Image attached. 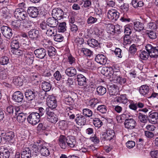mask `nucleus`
Instances as JSON below:
<instances>
[{
	"label": "nucleus",
	"instance_id": "nucleus-1",
	"mask_svg": "<svg viewBox=\"0 0 158 158\" xmlns=\"http://www.w3.org/2000/svg\"><path fill=\"white\" fill-rule=\"evenodd\" d=\"M145 48L146 51L149 52L150 57L155 58L158 57V47H154L151 44H147Z\"/></svg>",
	"mask_w": 158,
	"mask_h": 158
},
{
	"label": "nucleus",
	"instance_id": "nucleus-2",
	"mask_svg": "<svg viewBox=\"0 0 158 158\" xmlns=\"http://www.w3.org/2000/svg\"><path fill=\"white\" fill-rule=\"evenodd\" d=\"M44 98L47 99V104L48 108L55 109L57 106L56 100L53 96H49L45 92Z\"/></svg>",
	"mask_w": 158,
	"mask_h": 158
},
{
	"label": "nucleus",
	"instance_id": "nucleus-3",
	"mask_svg": "<svg viewBox=\"0 0 158 158\" xmlns=\"http://www.w3.org/2000/svg\"><path fill=\"white\" fill-rule=\"evenodd\" d=\"M28 122L32 125H35L40 121L39 113L33 112L30 114L27 118Z\"/></svg>",
	"mask_w": 158,
	"mask_h": 158
},
{
	"label": "nucleus",
	"instance_id": "nucleus-4",
	"mask_svg": "<svg viewBox=\"0 0 158 158\" xmlns=\"http://www.w3.org/2000/svg\"><path fill=\"white\" fill-rule=\"evenodd\" d=\"M14 15L19 20H22L26 19L27 17V14L26 11L22 8L16 9L14 11Z\"/></svg>",
	"mask_w": 158,
	"mask_h": 158
},
{
	"label": "nucleus",
	"instance_id": "nucleus-5",
	"mask_svg": "<svg viewBox=\"0 0 158 158\" xmlns=\"http://www.w3.org/2000/svg\"><path fill=\"white\" fill-rule=\"evenodd\" d=\"M119 13L114 9L109 10L107 13V18L113 22L116 21L119 17Z\"/></svg>",
	"mask_w": 158,
	"mask_h": 158
},
{
	"label": "nucleus",
	"instance_id": "nucleus-6",
	"mask_svg": "<svg viewBox=\"0 0 158 158\" xmlns=\"http://www.w3.org/2000/svg\"><path fill=\"white\" fill-rule=\"evenodd\" d=\"M1 30L2 35L7 39L10 40L12 36V30L9 27L7 26H3L1 27Z\"/></svg>",
	"mask_w": 158,
	"mask_h": 158
},
{
	"label": "nucleus",
	"instance_id": "nucleus-7",
	"mask_svg": "<svg viewBox=\"0 0 158 158\" xmlns=\"http://www.w3.org/2000/svg\"><path fill=\"white\" fill-rule=\"evenodd\" d=\"M2 137L10 142L13 143L15 140L14 133L12 131H9L6 133H1Z\"/></svg>",
	"mask_w": 158,
	"mask_h": 158
},
{
	"label": "nucleus",
	"instance_id": "nucleus-8",
	"mask_svg": "<svg viewBox=\"0 0 158 158\" xmlns=\"http://www.w3.org/2000/svg\"><path fill=\"white\" fill-rule=\"evenodd\" d=\"M139 92L140 94L144 97H148L151 93L149 87L146 85H144L139 87Z\"/></svg>",
	"mask_w": 158,
	"mask_h": 158
},
{
	"label": "nucleus",
	"instance_id": "nucleus-9",
	"mask_svg": "<svg viewBox=\"0 0 158 158\" xmlns=\"http://www.w3.org/2000/svg\"><path fill=\"white\" fill-rule=\"evenodd\" d=\"M131 27L130 26H126L124 27V32L125 35L124 38V41L127 44H129L131 41L129 39V35L132 33Z\"/></svg>",
	"mask_w": 158,
	"mask_h": 158
},
{
	"label": "nucleus",
	"instance_id": "nucleus-10",
	"mask_svg": "<svg viewBox=\"0 0 158 158\" xmlns=\"http://www.w3.org/2000/svg\"><path fill=\"white\" fill-rule=\"evenodd\" d=\"M34 53L36 57L40 59L44 58L46 57V50L43 48H40L35 50Z\"/></svg>",
	"mask_w": 158,
	"mask_h": 158
},
{
	"label": "nucleus",
	"instance_id": "nucleus-11",
	"mask_svg": "<svg viewBox=\"0 0 158 158\" xmlns=\"http://www.w3.org/2000/svg\"><path fill=\"white\" fill-rule=\"evenodd\" d=\"M64 15L63 10L60 8L54 9L52 11V15L53 17L60 19Z\"/></svg>",
	"mask_w": 158,
	"mask_h": 158
},
{
	"label": "nucleus",
	"instance_id": "nucleus-12",
	"mask_svg": "<svg viewBox=\"0 0 158 158\" xmlns=\"http://www.w3.org/2000/svg\"><path fill=\"white\" fill-rule=\"evenodd\" d=\"M27 12L29 16L33 18H36L39 14V9L35 7H29Z\"/></svg>",
	"mask_w": 158,
	"mask_h": 158
},
{
	"label": "nucleus",
	"instance_id": "nucleus-13",
	"mask_svg": "<svg viewBox=\"0 0 158 158\" xmlns=\"http://www.w3.org/2000/svg\"><path fill=\"white\" fill-rule=\"evenodd\" d=\"M124 124L125 127L128 129H131L134 128L136 125V122L133 118L126 119Z\"/></svg>",
	"mask_w": 158,
	"mask_h": 158
},
{
	"label": "nucleus",
	"instance_id": "nucleus-14",
	"mask_svg": "<svg viewBox=\"0 0 158 158\" xmlns=\"http://www.w3.org/2000/svg\"><path fill=\"white\" fill-rule=\"evenodd\" d=\"M102 135H104V137L106 140L110 141L114 140L115 133L113 130H108Z\"/></svg>",
	"mask_w": 158,
	"mask_h": 158
},
{
	"label": "nucleus",
	"instance_id": "nucleus-15",
	"mask_svg": "<svg viewBox=\"0 0 158 158\" xmlns=\"http://www.w3.org/2000/svg\"><path fill=\"white\" fill-rule=\"evenodd\" d=\"M95 59L98 63L101 64H105L106 63L107 59L103 55L99 54L96 56Z\"/></svg>",
	"mask_w": 158,
	"mask_h": 158
},
{
	"label": "nucleus",
	"instance_id": "nucleus-16",
	"mask_svg": "<svg viewBox=\"0 0 158 158\" xmlns=\"http://www.w3.org/2000/svg\"><path fill=\"white\" fill-rule=\"evenodd\" d=\"M120 74L119 72V73H117V74L114 77L113 80H111L110 81L114 82H116L120 85L125 84L126 82V79L124 77H120L119 75Z\"/></svg>",
	"mask_w": 158,
	"mask_h": 158
},
{
	"label": "nucleus",
	"instance_id": "nucleus-17",
	"mask_svg": "<svg viewBox=\"0 0 158 158\" xmlns=\"http://www.w3.org/2000/svg\"><path fill=\"white\" fill-rule=\"evenodd\" d=\"M149 123L155 124L158 122V113L153 112L149 114L148 117Z\"/></svg>",
	"mask_w": 158,
	"mask_h": 158
},
{
	"label": "nucleus",
	"instance_id": "nucleus-18",
	"mask_svg": "<svg viewBox=\"0 0 158 158\" xmlns=\"http://www.w3.org/2000/svg\"><path fill=\"white\" fill-rule=\"evenodd\" d=\"M76 79L78 85L80 86H85L86 85V78L83 75L79 74L77 76Z\"/></svg>",
	"mask_w": 158,
	"mask_h": 158
},
{
	"label": "nucleus",
	"instance_id": "nucleus-19",
	"mask_svg": "<svg viewBox=\"0 0 158 158\" xmlns=\"http://www.w3.org/2000/svg\"><path fill=\"white\" fill-rule=\"evenodd\" d=\"M23 98V93L19 91L15 92L12 98L15 102H21Z\"/></svg>",
	"mask_w": 158,
	"mask_h": 158
},
{
	"label": "nucleus",
	"instance_id": "nucleus-20",
	"mask_svg": "<svg viewBox=\"0 0 158 158\" xmlns=\"http://www.w3.org/2000/svg\"><path fill=\"white\" fill-rule=\"evenodd\" d=\"M109 94L110 96H115L118 94V87L114 85H109L108 88Z\"/></svg>",
	"mask_w": 158,
	"mask_h": 158
},
{
	"label": "nucleus",
	"instance_id": "nucleus-21",
	"mask_svg": "<svg viewBox=\"0 0 158 158\" xmlns=\"http://www.w3.org/2000/svg\"><path fill=\"white\" fill-rule=\"evenodd\" d=\"M66 143L68 147L69 148H74L77 146L76 141L73 136L68 137L67 138Z\"/></svg>",
	"mask_w": 158,
	"mask_h": 158
},
{
	"label": "nucleus",
	"instance_id": "nucleus-22",
	"mask_svg": "<svg viewBox=\"0 0 158 158\" xmlns=\"http://www.w3.org/2000/svg\"><path fill=\"white\" fill-rule=\"evenodd\" d=\"M46 22L48 24V26L51 27H54L57 26L58 23V22L57 19L53 17H50L48 18Z\"/></svg>",
	"mask_w": 158,
	"mask_h": 158
},
{
	"label": "nucleus",
	"instance_id": "nucleus-23",
	"mask_svg": "<svg viewBox=\"0 0 158 158\" xmlns=\"http://www.w3.org/2000/svg\"><path fill=\"white\" fill-rule=\"evenodd\" d=\"M115 67H109V69L108 70L107 73V76L106 77H108V78H110V81L111 80H113L114 76H116L117 73H119V72L118 71H115Z\"/></svg>",
	"mask_w": 158,
	"mask_h": 158
},
{
	"label": "nucleus",
	"instance_id": "nucleus-24",
	"mask_svg": "<svg viewBox=\"0 0 158 158\" xmlns=\"http://www.w3.org/2000/svg\"><path fill=\"white\" fill-rule=\"evenodd\" d=\"M35 92L30 89L26 90L25 93L26 98L29 101L34 100L35 96Z\"/></svg>",
	"mask_w": 158,
	"mask_h": 158
},
{
	"label": "nucleus",
	"instance_id": "nucleus-25",
	"mask_svg": "<svg viewBox=\"0 0 158 158\" xmlns=\"http://www.w3.org/2000/svg\"><path fill=\"white\" fill-rule=\"evenodd\" d=\"M10 153L7 148L2 147L0 149V158H9Z\"/></svg>",
	"mask_w": 158,
	"mask_h": 158
},
{
	"label": "nucleus",
	"instance_id": "nucleus-26",
	"mask_svg": "<svg viewBox=\"0 0 158 158\" xmlns=\"http://www.w3.org/2000/svg\"><path fill=\"white\" fill-rule=\"evenodd\" d=\"M67 138L64 136H61L59 139V143L60 147L63 149H65L68 146L66 143Z\"/></svg>",
	"mask_w": 158,
	"mask_h": 158
},
{
	"label": "nucleus",
	"instance_id": "nucleus-27",
	"mask_svg": "<svg viewBox=\"0 0 158 158\" xmlns=\"http://www.w3.org/2000/svg\"><path fill=\"white\" fill-rule=\"evenodd\" d=\"M134 28L136 31L140 32L144 29V25L140 22H134Z\"/></svg>",
	"mask_w": 158,
	"mask_h": 158
},
{
	"label": "nucleus",
	"instance_id": "nucleus-28",
	"mask_svg": "<svg viewBox=\"0 0 158 158\" xmlns=\"http://www.w3.org/2000/svg\"><path fill=\"white\" fill-rule=\"evenodd\" d=\"M75 121L77 124L80 126L84 125L86 123L85 118L82 115H79L77 116L76 118Z\"/></svg>",
	"mask_w": 158,
	"mask_h": 158
},
{
	"label": "nucleus",
	"instance_id": "nucleus-29",
	"mask_svg": "<svg viewBox=\"0 0 158 158\" xmlns=\"http://www.w3.org/2000/svg\"><path fill=\"white\" fill-rule=\"evenodd\" d=\"M65 73L67 75L70 77H72L75 75L77 74L76 69L73 67L67 68L65 71Z\"/></svg>",
	"mask_w": 158,
	"mask_h": 158
},
{
	"label": "nucleus",
	"instance_id": "nucleus-30",
	"mask_svg": "<svg viewBox=\"0 0 158 158\" xmlns=\"http://www.w3.org/2000/svg\"><path fill=\"white\" fill-rule=\"evenodd\" d=\"M127 100L126 95L125 94L121 95L120 96L117 97L115 98V101L116 102L124 104L127 102Z\"/></svg>",
	"mask_w": 158,
	"mask_h": 158
},
{
	"label": "nucleus",
	"instance_id": "nucleus-31",
	"mask_svg": "<svg viewBox=\"0 0 158 158\" xmlns=\"http://www.w3.org/2000/svg\"><path fill=\"white\" fill-rule=\"evenodd\" d=\"M70 124H71V122H70L62 120L60 122L59 125L61 129L64 130L69 127Z\"/></svg>",
	"mask_w": 158,
	"mask_h": 158
},
{
	"label": "nucleus",
	"instance_id": "nucleus-32",
	"mask_svg": "<svg viewBox=\"0 0 158 158\" xmlns=\"http://www.w3.org/2000/svg\"><path fill=\"white\" fill-rule=\"evenodd\" d=\"M21 158H31V151L28 148H26L21 153Z\"/></svg>",
	"mask_w": 158,
	"mask_h": 158
},
{
	"label": "nucleus",
	"instance_id": "nucleus-33",
	"mask_svg": "<svg viewBox=\"0 0 158 158\" xmlns=\"http://www.w3.org/2000/svg\"><path fill=\"white\" fill-rule=\"evenodd\" d=\"M39 34V31L35 29L31 30L28 32V35L29 37L32 39H36L37 38Z\"/></svg>",
	"mask_w": 158,
	"mask_h": 158
},
{
	"label": "nucleus",
	"instance_id": "nucleus-34",
	"mask_svg": "<svg viewBox=\"0 0 158 158\" xmlns=\"http://www.w3.org/2000/svg\"><path fill=\"white\" fill-rule=\"evenodd\" d=\"M41 87L43 90L47 92L51 89V86L49 83L44 81L42 83Z\"/></svg>",
	"mask_w": 158,
	"mask_h": 158
},
{
	"label": "nucleus",
	"instance_id": "nucleus-35",
	"mask_svg": "<svg viewBox=\"0 0 158 158\" xmlns=\"http://www.w3.org/2000/svg\"><path fill=\"white\" fill-rule=\"evenodd\" d=\"M23 80L22 78L19 77H15L13 79V82L16 85L21 86L23 85Z\"/></svg>",
	"mask_w": 158,
	"mask_h": 158
},
{
	"label": "nucleus",
	"instance_id": "nucleus-36",
	"mask_svg": "<svg viewBox=\"0 0 158 158\" xmlns=\"http://www.w3.org/2000/svg\"><path fill=\"white\" fill-rule=\"evenodd\" d=\"M88 44L90 47L94 48L99 44L98 42L94 39H89L87 41Z\"/></svg>",
	"mask_w": 158,
	"mask_h": 158
},
{
	"label": "nucleus",
	"instance_id": "nucleus-37",
	"mask_svg": "<svg viewBox=\"0 0 158 158\" xmlns=\"http://www.w3.org/2000/svg\"><path fill=\"white\" fill-rule=\"evenodd\" d=\"M147 27L152 30H156L158 28V21H156L155 22H151L148 23Z\"/></svg>",
	"mask_w": 158,
	"mask_h": 158
},
{
	"label": "nucleus",
	"instance_id": "nucleus-38",
	"mask_svg": "<svg viewBox=\"0 0 158 158\" xmlns=\"http://www.w3.org/2000/svg\"><path fill=\"white\" fill-rule=\"evenodd\" d=\"M22 23L21 20H15L12 22L11 26L15 29H21Z\"/></svg>",
	"mask_w": 158,
	"mask_h": 158
},
{
	"label": "nucleus",
	"instance_id": "nucleus-39",
	"mask_svg": "<svg viewBox=\"0 0 158 158\" xmlns=\"http://www.w3.org/2000/svg\"><path fill=\"white\" fill-rule=\"evenodd\" d=\"M40 152L41 155L43 156H47L50 154L49 150L45 146L41 148L40 149Z\"/></svg>",
	"mask_w": 158,
	"mask_h": 158
},
{
	"label": "nucleus",
	"instance_id": "nucleus-40",
	"mask_svg": "<svg viewBox=\"0 0 158 158\" xmlns=\"http://www.w3.org/2000/svg\"><path fill=\"white\" fill-rule=\"evenodd\" d=\"M147 116L144 114L139 113L138 114V118L139 120L141 123H146L147 122Z\"/></svg>",
	"mask_w": 158,
	"mask_h": 158
},
{
	"label": "nucleus",
	"instance_id": "nucleus-41",
	"mask_svg": "<svg viewBox=\"0 0 158 158\" xmlns=\"http://www.w3.org/2000/svg\"><path fill=\"white\" fill-rule=\"evenodd\" d=\"M96 92L98 95H102L106 93V90L105 88L102 86H98L97 88Z\"/></svg>",
	"mask_w": 158,
	"mask_h": 158
},
{
	"label": "nucleus",
	"instance_id": "nucleus-42",
	"mask_svg": "<svg viewBox=\"0 0 158 158\" xmlns=\"http://www.w3.org/2000/svg\"><path fill=\"white\" fill-rule=\"evenodd\" d=\"M17 116V119L19 123H22L24 122L26 119V116L25 114L23 113L20 112Z\"/></svg>",
	"mask_w": 158,
	"mask_h": 158
},
{
	"label": "nucleus",
	"instance_id": "nucleus-43",
	"mask_svg": "<svg viewBox=\"0 0 158 158\" xmlns=\"http://www.w3.org/2000/svg\"><path fill=\"white\" fill-rule=\"evenodd\" d=\"M66 23L65 22L60 23L58 26V31L63 32L66 31Z\"/></svg>",
	"mask_w": 158,
	"mask_h": 158
},
{
	"label": "nucleus",
	"instance_id": "nucleus-44",
	"mask_svg": "<svg viewBox=\"0 0 158 158\" xmlns=\"http://www.w3.org/2000/svg\"><path fill=\"white\" fill-rule=\"evenodd\" d=\"M11 47L12 49L18 48L19 47V42L18 40H13L11 43Z\"/></svg>",
	"mask_w": 158,
	"mask_h": 158
},
{
	"label": "nucleus",
	"instance_id": "nucleus-45",
	"mask_svg": "<svg viewBox=\"0 0 158 158\" xmlns=\"http://www.w3.org/2000/svg\"><path fill=\"white\" fill-rule=\"evenodd\" d=\"M93 123L96 127L98 128L101 127L103 124L102 122L98 118H95L93 119Z\"/></svg>",
	"mask_w": 158,
	"mask_h": 158
},
{
	"label": "nucleus",
	"instance_id": "nucleus-46",
	"mask_svg": "<svg viewBox=\"0 0 158 158\" xmlns=\"http://www.w3.org/2000/svg\"><path fill=\"white\" fill-rule=\"evenodd\" d=\"M86 103L87 105L89 106L92 108H94L97 103V99L93 98L88 100L86 102Z\"/></svg>",
	"mask_w": 158,
	"mask_h": 158
},
{
	"label": "nucleus",
	"instance_id": "nucleus-47",
	"mask_svg": "<svg viewBox=\"0 0 158 158\" xmlns=\"http://www.w3.org/2000/svg\"><path fill=\"white\" fill-rule=\"evenodd\" d=\"M107 109L106 106L104 105H99L97 108V110L102 114L106 113L107 111Z\"/></svg>",
	"mask_w": 158,
	"mask_h": 158
},
{
	"label": "nucleus",
	"instance_id": "nucleus-48",
	"mask_svg": "<svg viewBox=\"0 0 158 158\" xmlns=\"http://www.w3.org/2000/svg\"><path fill=\"white\" fill-rule=\"evenodd\" d=\"M83 114L86 117H90L92 115L93 112L91 110L85 108L83 110Z\"/></svg>",
	"mask_w": 158,
	"mask_h": 158
},
{
	"label": "nucleus",
	"instance_id": "nucleus-49",
	"mask_svg": "<svg viewBox=\"0 0 158 158\" xmlns=\"http://www.w3.org/2000/svg\"><path fill=\"white\" fill-rule=\"evenodd\" d=\"M46 49L47 50L48 54L49 56H53L55 55L56 50L54 47L52 46Z\"/></svg>",
	"mask_w": 158,
	"mask_h": 158
},
{
	"label": "nucleus",
	"instance_id": "nucleus-50",
	"mask_svg": "<svg viewBox=\"0 0 158 158\" xmlns=\"http://www.w3.org/2000/svg\"><path fill=\"white\" fill-rule=\"evenodd\" d=\"M81 52L86 56L90 57L93 54V52L90 50L85 48H82Z\"/></svg>",
	"mask_w": 158,
	"mask_h": 158
},
{
	"label": "nucleus",
	"instance_id": "nucleus-51",
	"mask_svg": "<svg viewBox=\"0 0 158 158\" xmlns=\"http://www.w3.org/2000/svg\"><path fill=\"white\" fill-rule=\"evenodd\" d=\"M21 29H28L30 28L31 26L30 23L28 22L26 19L21 21Z\"/></svg>",
	"mask_w": 158,
	"mask_h": 158
},
{
	"label": "nucleus",
	"instance_id": "nucleus-52",
	"mask_svg": "<svg viewBox=\"0 0 158 158\" xmlns=\"http://www.w3.org/2000/svg\"><path fill=\"white\" fill-rule=\"evenodd\" d=\"M9 61V59L6 56H3L0 59V64L2 65H7Z\"/></svg>",
	"mask_w": 158,
	"mask_h": 158
},
{
	"label": "nucleus",
	"instance_id": "nucleus-53",
	"mask_svg": "<svg viewBox=\"0 0 158 158\" xmlns=\"http://www.w3.org/2000/svg\"><path fill=\"white\" fill-rule=\"evenodd\" d=\"M107 32L110 34H114L115 33V27L113 24H108L106 28Z\"/></svg>",
	"mask_w": 158,
	"mask_h": 158
},
{
	"label": "nucleus",
	"instance_id": "nucleus-54",
	"mask_svg": "<svg viewBox=\"0 0 158 158\" xmlns=\"http://www.w3.org/2000/svg\"><path fill=\"white\" fill-rule=\"evenodd\" d=\"M149 56V52H147L144 51H142L140 54L139 57L140 58L144 60H147Z\"/></svg>",
	"mask_w": 158,
	"mask_h": 158
},
{
	"label": "nucleus",
	"instance_id": "nucleus-55",
	"mask_svg": "<svg viewBox=\"0 0 158 158\" xmlns=\"http://www.w3.org/2000/svg\"><path fill=\"white\" fill-rule=\"evenodd\" d=\"M48 121L52 123H56L58 121V118L57 116L54 114V115H52L50 117H47Z\"/></svg>",
	"mask_w": 158,
	"mask_h": 158
},
{
	"label": "nucleus",
	"instance_id": "nucleus-56",
	"mask_svg": "<svg viewBox=\"0 0 158 158\" xmlns=\"http://www.w3.org/2000/svg\"><path fill=\"white\" fill-rule=\"evenodd\" d=\"M43 46L46 49L52 46V42L48 39L44 40H43Z\"/></svg>",
	"mask_w": 158,
	"mask_h": 158
},
{
	"label": "nucleus",
	"instance_id": "nucleus-57",
	"mask_svg": "<svg viewBox=\"0 0 158 158\" xmlns=\"http://www.w3.org/2000/svg\"><path fill=\"white\" fill-rule=\"evenodd\" d=\"M53 27H49L46 31V34L49 36H54L55 34V29Z\"/></svg>",
	"mask_w": 158,
	"mask_h": 158
},
{
	"label": "nucleus",
	"instance_id": "nucleus-58",
	"mask_svg": "<svg viewBox=\"0 0 158 158\" xmlns=\"http://www.w3.org/2000/svg\"><path fill=\"white\" fill-rule=\"evenodd\" d=\"M11 51L14 54L19 56L23 55L24 52L23 50H21L18 49V48L13 49L11 50Z\"/></svg>",
	"mask_w": 158,
	"mask_h": 158
},
{
	"label": "nucleus",
	"instance_id": "nucleus-59",
	"mask_svg": "<svg viewBox=\"0 0 158 158\" xmlns=\"http://www.w3.org/2000/svg\"><path fill=\"white\" fill-rule=\"evenodd\" d=\"M54 39L55 41L58 42H62L64 40V37L62 35L59 34H55L54 36Z\"/></svg>",
	"mask_w": 158,
	"mask_h": 158
},
{
	"label": "nucleus",
	"instance_id": "nucleus-60",
	"mask_svg": "<svg viewBox=\"0 0 158 158\" xmlns=\"http://www.w3.org/2000/svg\"><path fill=\"white\" fill-rule=\"evenodd\" d=\"M47 127L46 125L44 123H40L39 124L37 127V131H42L46 130Z\"/></svg>",
	"mask_w": 158,
	"mask_h": 158
},
{
	"label": "nucleus",
	"instance_id": "nucleus-61",
	"mask_svg": "<svg viewBox=\"0 0 158 158\" xmlns=\"http://www.w3.org/2000/svg\"><path fill=\"white\" fill-rule=\"evenodd\" d=\"M97 21V18L90 16L87 20V23L88 24H93L95 23Z\"/></svg>",
	"mask_w": 158,
	"mask_h": 158
},
{
	"label": "nucleus",
	"instance_id": "nucleus-62",
	"mask_svg": "<svg viewBox=\"0 0 158 158\" xmlns=\"http://www.w3.org/2000/svg\"><path fill=\"white\" fill-rule=\"evenodd\" d=\"M54 108H47L45 110L46 114L47 115L48 117H50L53 115H54L55 113L53 111Z\"/></svg>",
	"mask_w": 158,
	"mask_h": 158
},
{
	"label": "nucleus",
	"instance_id": "nucleus-63",
	"mask_svg": "<svg viewBox=\"0 0 158 158\" xmlns=\"http://www.w3.org/2000/svg\"><path fill=\"white\" fill-rule=\"evenodd\" d=\"M53 77L57 81H60L62 78V75L58 71H56L53 74Z\"/></svg>",
	"mask_w": 158,
	"mask_h": 158
},
{
	"label": "nucleus",
	"instance_id": "nucleus-64",
	"mask_svg": "<svg viewBox=\"0 0 158 158\" xmlns=\"http://www.w3.org/2000/svg\"><path fill=\"white\" fill-rule=\"evenodd\" d=\"M40 27L43 30L46 31L49 27V26H48L47 22L46 23L45 22H43L40 23Z\"/></svg>",
	"mask_w": 158,
	"mask_h": 158
}]
</instances>
